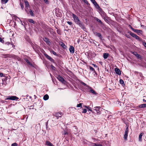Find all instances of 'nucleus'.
Wrapping results in <instances>:
<instances>
[{
	"label": "nucleus",
	"mask_w": 146,
	"mask_h": 146,
	"mask_svg": "<svg viewBox=\"0 0 146 146\" xmlns=\"http://www.w3.org/2000/svg\"><path fill=\"white\" fill-rule=\"evenodd\" d=\"M129 33L130 35L133 37L135 38L137 40H138L139 41H140L141 40V38L135 34L133 33L131 31L129 32Z\"/></svg>",
	"instance_id": "f03ea898"
},
{
	"label": "nucleus",
	"mask_w": 146,
	"mask_h": 146,
	"mask_svg": "<svg viewBox=\"0 0 146 146\" xmlns=\"http://www.w3.org/2000/svg\"><path fill=\"white\" fill-rule=\"evenodd\" d=\"M103 55V57L105 59L107 58L109 56V54L108 53H104Z\"/></svg>",
	"instance_id": "5701e85b"
},
{
	"label": "nucleus",
	"mask_w": 146,
	"mask_h": 146,
	"mask_svg": "<svg viewBox=\"0 0 146 146\" xmlns=\"http://www.w3.org/2000/svg\"><path fill=\"white\" fill-rule=\"evenodd\" d=\"M46 128H47L48 127V121L46 123Z\"/></svg>",
	"instance_id": "4d7b16f0"
},
{
	"label": "nucleus",
	"mask_w": 146,
	"mask_h": 146,
	"mask_svg": "<svg viewBox=\"0 0 146 146\" xmlns=\"http://www.w3.org/2000/svg\"><path fill=\"white\" fill-rule=\"evenodd\" d=\"M94 131L95 133H97V131L96 130L94 129Z\"/></svg>",
	"instance_id": "69168bd1"
},
{
	"label": "nucleus",
	"mask_w": 146,
	"mask_h": 146,
	"mask_svg": "<svg viewBox=\"0 0 146 146\" xmlns=\"http://www.w3.org/2000/svg\"><path fill=\"white\" fill-rule=\"evenodd\" d=\"M10 100V96H8V97L7 98H5V100Z\"/></svg>",
	"instance_id": "13d9d810"
},
{
	"label": "nucleus",
	"mask_w": 146,
	"mask_h": 146,
	"mask_svg": "<svg viewBox=\"0 0 146 146\" xmlns=\"http://www.w3.org/2000/svg\"><path fill=\"white\" fill-rule=\"evenodd\" d=\"M129 27L131 29V30H133V29H134L130 25H129Z\"/></svg>",
	"instance_id": "052dcab7"
},
{
	"label": "nucleus",
	"mask_w": 146,
	"mask_h": 146,
	"mask_svg": "<svg viewBox=\"0 0 146 146\" xmlns=\"http://www.w3.org/2000/svg\"><path fill=\"white\" fill-rule=\"evenodd\" d=\"M60 45H61V46L63 47V48L65 49H66V46L64 43L62 42L60 44Z\"/></svg>",
	"instance_id": "cd10ccee"
},
{
	"label": "nucleus",
	"mask_w": 146,
	"mask_h": 146,
	"mask_svg": "<svg viewBox=\"0 0 146 146\" xmlns=\"http://www.w3.org/2000/svg\"><path fill=\"white\" fill-rule=\"evenodd\" d=\"M21 7V9H23L24 8V5L23 4L21 3H20Z\"/></svg>",
	"instance_id": "79ce46f5"
},
{
	"label": "nucleus",
	"mask_w": 146,
	"mask_h": 146,
	"mask_svg": "<svg viewBox=\"0 0 146 146\" xmlns=\"http://www.w3.org/2000/svg\"><path fill=\"white\" fill-rule=\"evenodd\" d=\"M83 1H84V2L86 4H89V3L87 0H83Z\"/></svg>",
	"instance_id": "de8ad7c7"
},
{
	"label": "nucleus",
	"mask_w": 146,
	"mask_h": 146,
	"mask_svg": "<svg viewBox=\"0 0 146 146\" xmlns=\"http://www.w3.org/2000/svg\"><path fill=\"white\" fill-rule=\"evenodd\" d=\"M63 114V113L61 112H59L55 113L54 114V116L57 117L56 118L57 119H58L59 117H61Z\"/></svg>",
	"instance_id": "9d476101"
},
{
	"label": "nucleus",
	"mask_w": 146,
	"mask_h": 146,
	"mask_svg": "<svg viewBox=\"0 0 146 146\" xmlns=\"http://www.w3.org/2000/svg\"><path fill=\"white\" fill-rule=\"evenodd\" d=\"M51 52L52 53V54L54 55H55V56H58V54L56 53L54 51V50H52V51H51Z\"/></svg>",
	"instance_id": "4c0bfd02"
},
{
	"label": "nucleus",
	"mask_w": 146,
	"mask_h": 146,
	"mask_svg": "<svg viewBox=\"0 0 146 146\" xmlns=\"http://www.w3.org/2000/svg\"><path fill=\"white\" fill-rule=\"evenodd\" d=\"M72 16L74 19V21L77 25L82 29H85L84 24L81 22L79 19L78 17L74 13L72 14Z\"/></svg>",
	"instance_id": "f257e3e1"
},
{
	"label": "nucleus",
	"mask_w": 146,
	"mask_h": 146,
	"mask_svg": "<svg viewBox=\"0 0 146 146\" xmlns=\"http://www.w3.org/2000/svg\"><path fill=\"white\" fill-rule=\"evenodd\" d=\"M94 19L95 20L97 21L98 22H99L100 24L102 25H104V24L99 19L96 17H94Z\"/></svg>",
	"instance_id": "aec40b11"
},
{
	"label": "nucleus",
	"mask_w": 146,
	"mask_h": 146,
	"mask_svg": "<svg viewBox=\"0 0 146 146\" xmlns=\"http://www.w3.org/2000/svg\"><path fill=\"white\" fill-rule=\"evenodd\" d=\"M88 88L89 90H90V92L93 94H94L96 95L97 94V93L95 90L92 88L88 86Z\"/></svg>",
	"instance_id": "4468645a"
},
{
	"label": "nucleus",
	"mask_w": 146,
	"mask_h": 146,
	"mask_svg": "<svg viewBox=\"0 0 146 146\" xmlns=\"http://www.w3.org/2000/svg\"><path fill=\"white\" fill-rule=\"evenodd\" d=\"M45 145L48 146H54L53 144L48 141H47L46 142Z\"/></svg>",
	"instance_id": "412c9836"
},
{
	"label": "nucleus",
	"mask_w": 146,
	"mask_h": 146,
	"mask_svg": "<svg viewBox=\"0 0 146 146\" xmlns=\"http://www.w3.org/2000/svg\"><path fill=\"white\" fill-rule=\"evenodd\" d=\"M25 60L27 63L29 65H32L31 63L29 62V60L28 59H25Z\"/></svg>",
	"instance_id": "7c9ffc66"
},
{
	"label": "nucleus",
	"mask_w": 146,
	"mask_h": 146,
	"mask_svg": "<svg viewBox=\"0 0 146 146\" xmlns=\"http://www.w3.org/2000/svg\"><path fill=\"white\" fill-rule=\"evenodd\" d=\"M137 33H140L141 34H142L143 33V31H142L141 30H138V32Z\"/></svg>",
	"instance_id": "49530a36"
},
{
	"label": "nucleus",
	"mask_w": 146,
	"mask_h": 146,
	"mask_svg": "<svg viewBox=\"0 0 146 146\" xmlns=\"http://www.w3.org/2000/svg\"><path fill=\"white\" fill-rule=\"evenodd\" d=\"M31 44L33 48L35 50V47H36V46L33 43H32Z\"/></svg>",
	"instance_id": "e433bc0d"
},
{
	"label": "nucleus",
	"mask_w": 146,
	"mask_h": 146,
	"mask_svg": "<svg viewBox=\"0 0 146 146\" xmlns=\"http://www.w3.org/2000/svg\"><path fill=\"white\" fill-rule=\"evenodd\" d=\"M48 60H49L51 62L53 63H55V62L54 60L52 59L51 57L50 56H49L48 55L46 54H44Z\"/></svg>",
	"instance_id": "423d86ee"
},
{
	"label": "nucleus",
	"mask_w": 146,
	"mask_h": 146,
	"mask_svg": "<svg viewBox=\"0 0 146 146\" xmlns=\"http://www.w3.org/2000/svg\"><path fill=\"white\" fill-rule=\"evenodd\" d=\"M19 98L15 96H10V100H17Z\"/></svg>",
	"instance_id": "2eb2a0df"
},
{
	"label": "nucleus",
	"mask_w": 146,
	"mask_h": 146,
	"mask_svg": "<svg viewBox=\"0 0 146 146\" xmlns=\"http://www.w3.org/2000/svg\"><path fill=\"white\" fill-rule=\"evenodd\" d=\"M43 40L46 43V44L48 45H50V42L49 39L46 37H44L43 38Z\"/></svg>",
	"instance_id": "f8f14e48"
},
{
	"label": "nucleus",
	"mask_w": 146,
	"mask_h": 146,
	"mask_svg": "<svg viewBox=\"0 0 146 146\" xmlns=\"http://www.w3.org/2000/svg\"><path fill=\"white\" fill-rule=\"evenodd\" d=\"M89 67L90 69L91 70V71L94 72L95 71V70L93 68L90 66H89Z\"/></svg>",
	"instance_id": "f704fd0d"
},
{
	"label": "nucleus",
	"mask_w": 146,
	"mask_h": 146,
	"mask_svg": "<svg viewBox=\"0 0 146 146\" xmlns=\"http://www.w3.org/2000/svg\"><path fill=\"white\" fill-rule=\"evenodd\" d=\"M79 82L82 85L88 87V86L85 83L83 82L82 81L80 80Z\"/></svg>",
	"instance_id": "bb28decb"
},
{
	"label": "nucleus",
	"mask_w": 146,
	"mask_h": 146,
	"mask_svg": "<svg viewBox=\"0 0 146 146\" xmlns=\"http://www.w3.org/2000/svg\"><path fill=\"white\" fill-rule=\"evenodd\" d=\"M64 134L65 135H70L71 133L70 132V129H67L66 131L65 130L64 131Z\"/></svg>",
	"instance_id": "dca6fc26"
},
{
	"label": "nucleus",
	"mask_w": 146,
	"mask_h": 146,
	"mask_svg": "<svg viewBox=\"0 0 146 146\" xmlns=\"http://www.w3.org/2000/svg\"><path fill=\"white\" fill-rule=\"evenodd\" d=\"M57 33L58 34L60 35L61 34V31L60 29H58L56 30Z\"/></svg>",
	"instance_id": "473e14b6"
},
{
	"label": "nucleus",
	"mask_w": 146,
	"mask_h": 146,
	"mask_svg": "<svg viewBox=\"0 0 146 146\" xmlns=\"http://www.w3.org/2000/svg\"><path fill=\"white\" fill-rule=\"evenodd\" d=\"M77 107H81V108H82V103H80V104H77Z\"/></svg>",
	"instance_id": "58836bf2"
},
{
	"label": "nucleus",
	"mask_w": 146,
	"mask_h": 146,
	"mask_svg": "<svg viewBox=\"0 0 146 146\" xmlns=\"http://www.w3.org/2000/svg\"><path fill=\"white\" fill-rule=\"evenodd\" d=\"M3 56H4V58H14L15 55L12 54H3Z\"/></svg>",
	"instance_id": "20e7f679"
},
{
	"label": "nucleus",
	"mask_w": 146,
	"mask_h": 146,
	"mask_svg": "<svg viewBox=\"0 0 146 146\" xmlns=\"http://www.w3.org/2000/svg\"><path fill=\"white\" fill-rule=\"evenodd\" d=\"M94 146H102V145L100 144H96L94 143Z\"/></svg>",
	"instance_id": "c9c22d12"
},
{
	"label": "nucleus",
	"mask_w": 146,
	"mask_h": 146,
	"mask_svg": "<svg viewBox=\"0 0 146 146\" xmlns=\"http://www.w3.org/2000/svg\"><path fill=\"white\" fill-rule=\"evenodd\" d=\"M94 110L96 111L97 114L99 115L101 114V111L100 110L101 107L100 106H96L94 107Z\"/></svg>",
	"instance_id": "0eeeda50"
},
{
	"label": "nucleus",
	"mask_w": 146,
	"mask_h": 146,
	"mask_svg": "<svg viewBox=\"0 0 146 146\" xmlns=\"http://www.w3.org/2000/svg\"><path fill=\"white\" fill-rule=\"evenodd\" d=\"M133 108L135 109H138L139 108H140L139 107V105L137 106H134L133 107Z\"/></svg>",
	"instance_id": "ea45409f"
},
{
	"label": "nucleus",
	"mask_w": 146,
	"mask_h": 146,
	"mask_svg": "<svg viewBox=\"0 0 146 146\" xmlns=\"http://www.w3.org/2000/svg\"><path fill=\"white\" fill-rule=\"evenodd\" d=\"M18 144L16 143H14L12 144L11 146H17Z\"/></svg>",
	"instance_id": "a19ab883"
},
{
	"label": "nucleus",
	"mask_w": 146,
	"mask_h": 146,
	"mask_svg": "<svg viewBox=\"0 0 146 146\" xmlns=\"http://www.w3.org/2000/svg\"><path fill=\"white\" fill-rule=\"evenodd\" d=\"M100 14L102 18L105 20V17L106 15V13L103 11L101 12Z\"/></svg>",
	"instance_id": "f3484780"
},
{
	"label": "nucleus",
	"mask_w": 146,
	"mask_h": 146,
	"mask_svg": "<svg viewBox=\"0 0 146 146\" xmlns=\"http://www.w3.org/2000/svg\"><path fill=\"white\" fill-rule=\"evenodd\" d=\"M5 102H6V101H4V100H2L1 101V102L3 104V103H5Z\"/></svg>",
	"instance_id": "bf43d9fd"
},
{
	"label": "nucleus",
	"mask_w": 146,
	"mask_h": 146,
	"mask_svg": "<svg viewBox=\"0 0 146 146\" xmlns=\"http://www.w3.org/2000/svg\"><path fill=\"white\" fill-rule=\"evenodd\" d=\"M28 21L29 22L32 23L33 24H35V21L32 19H28Z\"/></svg>",
	"instance_id": "c85d7f7f"
},
{
	"label": "nucleus",
	"mask_w": 146,
	"mask_h": 146,
	"mask_svg": "<svg viewBox=\"0 0 146 146\" xmlns=\"http://www.w3.org/2000/svg\"><path fill=\"white\" fill-rule=\"evenodd\" d=\"M29 11L30 13V15L32 16H34V13L33 11L31 9H30L29 10Z\"/></svg>",
	"instance_id": "c756f323"
},
{
	"label": "nucleus",
	"mask_w": 146,
	"mask_h": 146,
	"mask_svg": "<svg viewBox=\"0 0 146 146\" xmlns=\"http://www.w3.org/2000/svg\"><path fill=\"white\" fill-rule=\"evenodd\" d=\"M25 9L26 11L27 12V13H28L27 11V10L28 9V7H29V2L28 1L25 0Z\"/></svg>",
	"instance_id": "6e6552de"
},
{
	"label": "nucleus",
	"mask_w": 146,
	"mask_h": 146,
	"mask_svg": "<svg viewBox=\"0 0 146 146\" xmlns=\"http://www.w3.org/2000/svg\"><path fill=\"white\" fill-rule=\"evenodd\" d=\"M119 82L121 84L125 85L124 81L122 79H120L119 80Z\"/></svg>",
	"instance_id": "2f4dec72"
},
{
	"label": "nucleus",
	"mask_w": 146,
	"mask_h": 146,
	"mask_svg": "<svg viewBox=\"0 0 146 146\" xmlns=\"http://www.w3.org/2000/svg\"><path fill=\"white\" fill-rule=\"evenodd\" d=\"M132 53L135 55L138 59H142L141 56L137 53L136 52H133Z\"/></svg>",
	"instance_id": "ddd939ff"
},
{
	"label": "nucleus",
	"mask_w": 146,
	"mask_h": 146,
	"mask_svg": "<svg viewBox=\"0 0 146 146\" xmlns=\"http://www.w3.org/2000/svg\"><path fill=\"white\" fill-rule=\"evenodd\" d=\"M92 64V65L95 68H98V69H99L98 67L96 64Z\"/></svg>",
	"instance_id": "37998d69"
},
{
	"label": "nucleus",
	"mask_w": 146,
	"mask_h": 146,
	"mask_svg": "<svg viewBox=\"0 0 146 146\" xmlns=\"http://www.w3.org/2000/svg\"><path fill=\"white\" fill-rule=\"evenodd\" d=\"M7 44L8 45H9V44H10V42H7Z\"/></svg>",
	"instance_id": "338daca9"
},
{
	"label": "nucleus",
	"mask_w": 146,
	"mask_h": 146,
	"mask_svg": "<svg viewBox=\"0 0 146 146\" xmlns=\"http://www.w3.org/2000/svg\"><path fill=\"white\" fill-rule=\"evenodd\" d=\"M94 35L98 37L101 40H103V37L100 33L98 32H94Z\"/></svg>",
	"instance_id": "1a4fd4ad"
},
{
	"label": "nucleus",
	"mask_w": 146,
	"mask_h": 146,
	"mask_svg": "<svg viewBox=\"0 0 146 146\" xmlns=\"http://www.w3.org/2000/svg\"><path fill=\"white\" fill-rule=\"evenodd\" d=\"M144 135V133H141L139 135V141H142V136Z\"/></svg>",
	"instance_id": "4be33fe9"
},
{
	"label": "nucleus",
	"mask_w": 146,
	"mask_h": 146,
	"mask_svg": "<svg viewBox=\"0 0 146 146\" xmlns=\"http://www.w3.org/2000/svg\"><path fill=\"white\" fill-rule=\"evenodd\" d=\"M138 30L133 29V30H132L133 31H134V32H135L136 33H137L138 32Z\"/></svg>",
	"instance_id": "3c124183"
},
{
	"label": "nucleus",
	"mask_w": 146,
	"mask_h": 146,
	"mask_svg": "<svg viewBox=\"0 0 146 146\" xmlns=\"http://www.w3.org/2000/svg\"><path fill=\"white\" fill-rule=\"evenodd\" d=\"M143 102H145V103H146V100H145V99H143Z\"/></svg>",
	"instance_id": "0e129e2a"
},
{
	"label": "nucleus",
	"mask_w": 146,
	"mask_h": 146,
	"mask_svg": "<svg viewBox=\"0 0 146 146\" xmlns=\"http://www.w3.org/2000/svg\"><path fill=\"white\" fill-rule=\"evenodd\" d=\"M51 67L52 69H53L54 70H55L56 68L54 66H53L52 65H51Z\"/></svg>",
	"instance_id": "09e8293b"
},
{
	"label": "nucleus",
	"mask_w": 146,
	"mask_h": 146,
	"mask_svg": "<svg viewBox=\"0 0 146 146\" xmlns=\"http://www.w3.org/2000/svg\"><path fill=\"white\" fill-rule=\"evenodd\" d=\"M1 0V1L2 2L4 3H6L8 2V1L9 0Z\"/></svg>",
	"instance_id": "c03bdc74"
},
{
	"label": "nucleus",
	"mask_w": 146,
	"mask_h": 146,
	"mask_svg": "<svg viewBox=\"0 0 146 146\" xmlns=\"http://www.w3.org/2000/svg\"><path fill=\"white\" fill-rule=\"evenodd\" d=\"M57 78L58 80L62 82V83H64L65 82V80L60 75H58L57 77Z\"/></svg>",
	"instance_id": "9b49d317"
},
{
	"label": "nucleus",
	"mask_w": 146,
	"mask_h": 146,
	"mask_svg": "<svg viewBox=\"0 0 146 146\" xmlns=\"http://www.w3.org/2000/svg\"><path fill=\"white\" fill-rule=\"evenodd\" d=\"M128 126H127L125 131V134L124 135V138L125 140H126L127 139V137L128 136Z\"/></svg>",
	"instance_id": "39448f33"
},
{
	"label": "nucleus",
	"mask_w": 146,
	"mask_h": 146,
	"mask_svg": "<svg viewBox=\"0 0 146 146\" xmlns=\"http://www.w3.org/2000/svg\"><path fill=\"white\" fill-rule=\"evenodd\" d=\"M5 77V75L3 73H0V77Z\"/></svg>",
	"instance_id": "a18cd8bd"
},
{
	"label": "nucleus",
	"mask_w": 146,
	"mask_h": 146,
	"mask_svg": "<svg viewBox=\"0 0 146 146\" xmlns=\"http://www.w3.org/2000/svg\"><path fill=\"white\" fill-rule=\"evenodd\" d=\"M96 56V54L94 52H90L88 54V58L92 59L95 57Z\"/></svg>",
	"instance_id": "7ed1b4c3"
},
{
	"label": "nucleus",
	"mask_w": 146,
	"mask_h": 146,
	"mask_svg": "<svg viewBox=\"0 0 146 146\" xmlns=\"http://www.w3.org/2000/svg\"><path fill=\"white\" fill-rule=\"evenodd\" d=\"M91 1L92 2L94 5L96 3L95 0H92Z\"/></svg>",
	"instance_id": "603ef678"
},
{
	"label": "nucleus",
	"mask_w": 146,
	"mask_h": 146,
	"mask_svg": "<svg viewBox=\"0 0 146 146\" xmlns=\"http://www.w3.org/2000/svg\"><path fill=\"white\" fill-rule=\"evenodd\" d=\"M14 18L15 19V20H17V19H19V18L16 15H14Z\"/></svg>",
	"instance_id": "8fccbe9b"
},
{
	"label": "nucleus",
	"mask_w": 146,
	"mask_h": 146,
	"mask_svg": "<svg viewBox=\"0 0 146 146\" xmlns=\"http://www.w3.org/2000/svg\"><path fill=\"white\" fill-rule=\"evenodd\" d=\"M67 23L69 25H72V23L71 22H70V21H67Z\"/></svg>",
	"instance_id": "6e6d98bb"
},
{
	"label": "nucleus",
	"mask_w": 146,
	"mask_h": 146,
	"mask_svg": "<svg viewBox=\"0 0 146 146\" xmlns=\"http://www.w3.org/2000/svg\"><path fill=\"white\" fill-rule=\"evenodd\" d=\"M43 1L46 4H48L49 3L48 1V0H43Z\"/></svg>",
	"instance_id": "5fc2aeb1"
},
{
	"label": "nucleus",
	"mask_w": 146,
	"mask_h": 146,
	"mask_svg": "<svg viewBox=\"0 0 146 146\" xmlns=\"http://www.w3.org/2000/svg\"><path fill=\"white\" fill-rule=\"evenodd\" d=\"M3 40H2V38L1 37H0V42H3Z\"/></svg>",
	"instance_id": "e2e57ef3"
},
{
	"label": "nucleus",
	"mask_w": 146,
	"mask_h": 146,
	"mask_svg": "<svg viewBox=\"0 0 146 146\" xmlns=\"http://www.w3.org/2000/svg\"><path fill=\"white\" fill-rule=\"evenodd\" d=\"M69 50L71 53H73L74 51V47L72 46H70L69 48Z\"/></svg>",
	"instance_id": "6ab92c4d"
},
{
	"label": "nucleus",
	"mask_w": 146,
	"mask_h": 146,
	"mask_svg": "<svg viewBox=\"0 0 146 146\" xmlns=\"http://www.w3.org/2000/svg\"><path fill=\"white\" fill-rule=\"evenodd\" d=\"M34 96L35 97V98L36 97V96L35 95H34Z\"/></svg>",
	"instance_id": "774afa93"
},
{
	"label": "nucleus",
	"mask_w": 146,
	"mask_h": 146,
	"mask_svg": "<svg viewBox=\"0 0 146 146\" xmlns=\"http://www.w3.org/2000/svg\"><path fill=\"white\" fill-rule=\"evenodd\" d=\"M85 107L88 109V111H90L91 112H92V110L91 109L90 107L87 106H85Z\"/></svg>",
	"instance_id": "72a5a7b5"
},
{
	"label": "nucleus",
	"mask_w": 146,
	"mask_h": 146,
	"mask_svg": "<svg viewBox=\"0 0 146 146\" xmlns=\"http://www.w3.org/2000/svg\"><path fill=\"white\" fill-rule=\"evenodd\" d=\"M49 98V96L48 95L46 94L44 95L43 97V99L45 100H48Z\"/></svg>",
	"instance_id": "b1692460"
},
{
	"label": "nucleus",
	"mask_w": 146,
	"mask_h": 146,
	"mask_svg": "<svg viewBox=\"0 0 146 146\" xmlns=\"http://www.w3.org/2000/svg\"><path fill=\"white\" fill-rule=\"evenodd\" d=\"M87 112V110L86 109H83V111L82 112L83 113H86Z\"/></svg>",
	"instance_id": "864d4df0"
},
{
	"label": "nucleus",
	"mask_w": 146,
	"mask_h": 146,
	"mask_svg": "<svg viewBox=\"0 0 146 146\" xmlns=\"http://www.w3.org/2000/svg\"><path fill=\"white\" fill-rule=\"evenodd\" d=\"M115 71L117 74L118 75H120L121 74V72L120 70L118 68H115Z\"/></svg>",
	"instance_id": "a211bd4d"
},
{
	"label": "nucleus",
	"mask_w": 146,
	"mask_h": 146,
	"mask_svg": "<svg viewBox=\"0 0 146 146\" xmlns=\"http://www.w3.org/2000/svg\"><path fill=\"white\" fill-rule=\"evenodd\" d=\"M94 5L97 9H101V8L100 7L99 5L97 4V2L96 3H95V4H94Z\"/></svg>",
	"instance_id": "a878e982"
},
{
	"label": "nucleus",
	"mask_w": 146,
	"mask_h": 146,
	"mask_svg": "<svg viewBox=\"0 0 146 146\" xmlns=\"http://www.w3.org/2000/svg\"><path fill=\"white\" fill-rule=\"evenodd\" d=\"M140 108H143L146 107V104H143L139 105Z\"/></svg>",
	"instance_id": "393cba45"
},
{
	"label": "nucleus",
	"mask_w": 146,
	"mask_h": 146,
	"mask_svg": "<svg viewBox=\"0 0 146 146\" xmlns=\"http://www.w3.org/2000/svg\"><path fill=\"white\" fill-rule=\"evenodd\" d=\"M143 45L144 46L146 47V42H144L143 43Z\"/></svg>",
	"instance_id": "680f3d73"
}]
</instances>
